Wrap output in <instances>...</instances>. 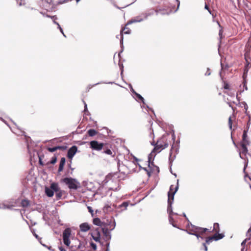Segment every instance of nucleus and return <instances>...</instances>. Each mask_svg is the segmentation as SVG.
I'll return each instance as SVG.
<instances>
[{"mask_svg":"<svg viewBox=\"0 0 251 251\" xmlns=\"http://www.w3.org/2000/svg\"><path fill=\"white\" fill-rule=\"evenodd\" d=\"M29 204V201L27 199L20 200L8 199L3 201L0 200V209L14 210L20 213L24 220L28 225L30 231L31 232V214L28 212L27 209L24 210L23 212L21 210L15 208L17 207L22 206L23 207L27 206Z\"/></svg>","mask_w":251,"mask_h":251,"instance_id":"f257e3e1","label":"nucleus"},{"mask_svg":"<svg viewBox=\"0 0 251 251\" xmlns=\"http://www.w3.org/2000/svg\"><path fill=\"white\" fill-rule=\"evenodd\" d=\"M0 120H1L5 125H6L11 130L12 132L14 133V134H16L18 136L19 135H24L25 137V143L26 146L27 150L28 153L29 154V164L31 165V151L30 150V144L31 143V141H29V139H30V137L27 136L26 134V133L24 130H22L19 126H17V125L16 124V123L13 121L12 120L10 119L11 122L16 126L17 127V128L19 130V133L16 132L13 130L12 128L10 127V125L7 123V122L4 120L2 118L0 117Z\"/></svg>","mask_w":251,"mask_h":251,"instance_id":"f03ea898","label":"nucleus"},{"mask_svg":"<svg viewBox=\"0 0 251 251\" xmlns=\"http://www.w3.org/2000/svg\"><path fill=\"white\" fill-rule=\"evenodd\" d=\"M178 187H179V180L177 179L176 186L175 188V191H173L174 186L173 185H171V186L170 187V190L168 193V208H167V212L169 213V215H173V214L177 215L176 213L173 212L172 205L173 202L174 196H175V194L176 193V192H177V191L178 190Z\"/></svg>","mask_w":251,"mask_h":251,"instance_id":"7ed1b4c3","label":"nucleus"},{"mask_svg":"<svg viewBox=\"0 0 251 251\" xmlns=\"http://www.w3.org/2000/svg\"><path fill=\"white\" fill-rule=\"evenodd\" d=\"M153 14V11L151 12H146L141 13L140 15L134 17L133 18L131 19L130 20L128 21L126 25H130L133 23L141 22L144 20L147 19L149 16L152 15Z\"/></svg>","mask_w":251,"mask_h":251,"instance_id":"20e7f679","label":"nucleus"},{"mask_svg":"<svg viewBox=\"0 0 251 251\" xmlns=\"http://www.w3.org/2000/svg\"><path fill=\"white\" fill-rule=\"evenodd\" d=\"M151 145L155 146L148 156L149 166H150V163L152 158H154L156 153L160 152V151L163 149V144L160 143V141H157L155 144H154L153 143H151Z\"/></svg>","mask_w":251,"mask_h":251,"instance_id":"39448f33","label":"nucleus"},{"mask_svg":"<svg viewBox=\"0 0 251 251\" xmlns=\"http://www.w3.org/2000/svg\"><path fill=\"white\" fill-rule=\"evenodd\" d=\"M116 226V223L115 220L113 219V222L110 225L104 226L101 228L103 235H104L106 240L111 239V235L109 230H112L114 229Z\"/></svg>","mask_w":251,"mask_h":251,"instance_id":"423d86ee","label":"nucleus"},{"mask_svg":"<svg viewBox=\"0 0 251 251\" xmlns=\"http://www.w3.org/2000/svg\"><path fill=\"white\" fill-rule=\"evenodd\" d=\"M62 181L65 183L70 189H76L79 182L75 179L72 177H66L62 180Z\"/></svg>","mask_w":251,"mask_h":251,"instance_id":"0eeeda50","label":"nucleus"},{"mask_svg":"<svg viewBox=\"0 0 251 251\" xmlns=\"http://www.w3.org/2000/svg\"><path fill=\"white\" fill-rule=\"evenodd\" d=\"M71 234V230L70 228H66L63 232L62 237L64 244L67 246H69L71 242L70 241V237Z\"/></svg>","mask_w":251,"mask_h":251,"instance_id":"6e6552de","label":"nucleus"},{"mask_svg":"<svg viewBox=\"0 0 251 251\" xmlns=\"http://www.w3.org/2000/svg\"><path fill=\"white\" fill-rule=\"evenodd\" d=\"M113 222V219H110V220H107L106 222H101L100 219L98 218H96L93 219V224L96 226H100L101 227H103L105 225H110Z\"/></svg>","mask_w":251,"mask_h":251,"instance_id":"1a4fd4ad","label":"nucleus"},{"mask_svg":"<svg viewBox=\"0 0 251 251\" xmlns=\"http://www.w3.org/2000/svg\"><path fill=\"white\" fill-rule=\"evenodd\" d=\"M90 147L94 150L100 151L102 150L104 144L102 143H99L97 141H92L90 142Z\"/></svg>","mask_w":251,"mask_h":251,"instance_id":"9d476101","label":"nucleus"},{"mask_svg":"<svg viewBox=\"0 0 251 251\" xmlns=\"http://www.w3.org/2000/svg\"><path fill=\"white\" fill-rule=\"evenodd\" d=\"M41 2L42 7L48 11L52 10L55 5L52 3L51 0L49 2L47 0H42Z\"/></svg>","mask_w":251,"mask_h":251,"instance_id":"9b49d317","label":"nucleus"},{"mask_svg":"<svg viewBox=\"0 0 251 251\" xmlns=\"http://www.w3.org/2000/svg\"><path fill=\"white\" fill-rule=\"evenodd\" d=\"M31 173V168L29 169L28 174L26 176V177L23 179L22 180L23 185L25 188H27L30 185L28 183V181L31 180V176L30 175Z\"/></svg>","mask_w":251,"mask_h":251,"instance_id":"f8f14e48","label":"nucleus"},{"mask_svg":"<svg viewBox=\"0 0 251 251\" xmlns=\"http://www.w3.org/2000/svg\"><path fill=\"white\" fill-rule=\"evenodd\" d=\"M227 94L229 96L230 98H227L226 99V102L228 104L229 107H232L233 109V107H232L231 103H235V101L233 100L234 99L235 97V93L234 92H232L230 91L226 92Z\"/></svg>","mask_w":251,"mask_h":251,"instance_id":"ddd939ff","label":"nucleus"},{"mask_svg":"<svg viewBox=\"0 0 251 251\" xmlns=\"http://www.w3.org/2000/svg\"><path fill=\"white\" fill-rule=\"evenodd\" d=\"M77 151V148L75 146H73L71 148H70L67 153V157L69 159H72L73 157L74 156L75 154L76 153V151Z\"/></svg>","mask_w":251,"mask_h":251,"instance_id":"4468645a","label":"nucleus"},{"mask_svg":"<svg viewBox=\"0 0 251 251\" xmlns=\"http://www.w3.org/2000/svg\"><path fill=\"white\" fill-rule=\"evenodd\" d=\"M91 235L92 236L93 239L96 242H100V233L98 229H96L95 231H94L92 233Z\"/></svg>","mask_w":251,"mask_h":251,"instance_id":"2eb2a0df","label":"nucleus"},{"mask_svg":"<svg viewBox=\"0 0 251 251\" xmlns=\"http://www.w3.org/2000/svg\"><path fill=\"white\" fill-rule=\"evenodd\" d=\"M130 29L126 27V26L121 30V40H120V44L122 46L123 45V32H124L125 34H129L130 33ZM122 48H123V47H122Z\"/></svg>","mask_w":251,"mask_h":251,"instance_id":"dca6fc26","label":"nucleus"},{"mask_svg":"<svg viewBox=\"0 0 251 251\" xmlns=\"http://www.w3.org/2000/svg\"><path fill=\"white\" fill-rule=\"evenodd\" d=\"M79 228L82 232H87L90 229V226L87 223H83L79 225Z\"/></svg>","mask_w":251,"mask_h":251,"instance_id":"f3484780","label":"nucleus"},{"mask_svg":"<svg viewBox=\"0 0 251 251\" xmlns=\"http://www.w3.org/2000/svg\"><path fill=\"white\" fill-rule=\"evenodd\" d=\"M191 227H192V228H190L189 229V230H186V232L188 234H191V235H194V234H196V232H197V229H196V228L197 227V226H195L191 224Z\"/></svg>","mask_w":251,"mask_h":251,"instance_id":"a211bd4d","label":"nucleus"},{"mask_svg":"<svg viewBox=\"0 0 251 251\" xmlns=\"http://www.w3.org/2000/svg\"><path fill=\"white\" fill-rule=\"evenodd\" d=\"M32 235H33L34 236H35V238H36V239H37L39 241V242L40 243V244H41V245H42V246H43L44 247H47V248L49 250H51V247H50V246L48 247V246H46L45 244H44L42 243V241H41V238H39V237L38 236V235L36 233H35L34 232V231H33V230H32Z\"/></svg>","mask_w":251,"mask_h":251,"instance_id":"6ab92c4d","label":"nucleus"},{"mask_svg":"<svg viewBox=\"0 0 251 251\" xmlns=\"http://www.w3.org/2000/svg\"><path fill=\"white\" fill-rule=\"evenodd\" d=\"M65 161H66L65 158H64V157L61 158L60 162V164H59L58 170V172H60L63 170L64 166L65 163Z\"/></svg>","mask_w":251,"mask_h":251,"instance_id":"aec40b11","label":"nucleus"},{"mask_svg":"<svg viewBox=\"0 0 251 251\" xmlns=\"http://www.w3.org/2000/svg\"><path fill=\"white\" fill-rule=\"evenodd\" d=\"M196 229H197V232H198V233L201 235H202L206 231L208 230V228H202L199 226H197Z\"/></svg>","mask_w":251,"mask_h":251,"instance_id":"412c9836","label":"nucleus"},{"mask_svg":"<svg viewBox=\"0 0 251 251\" xmlns=\"http://www.w3.org/2000/svg\"><path fill=\"white\" fill-rule=\"evenodd\" d=\"M45 193L46 195L49 197H52L54 194V191L50 188L47 187H46L45 189Z\"/></svg>","mask_w":251,"mask_h":251,"instance_id":"4be33fe9","label":"nucleus"},{"mask_svg":"<svg viewBox=\"0 0 251 251\" xmlns=\"http://www.w3.org/2000/svg\"><path fill=\"white\" fill-rule=\"evenodd\" d=\"M248 144L247 143H242L241 144V147H242V153L244 154H246L248 152V149L246 147V146Z\"/></svg>","mask_w":251,"mask_h":251,"instance_id":"5701e85b","label":"nucleus"},{"mask_svg":"<svg viewBox=\"0 0 251 251\" xmlns=\"http://www.w3.org/2000/svg\"><path fill=\"white\" fill-rule=\"evenodd\" d=\"M113 209L111 208V205L109 203L106 204L103 207V211L105 212L111 211Z\"/></svg>","mask_w":251,"mask_h":251,"instance_id":"b1692460","label":"nucleus"},{"mask_svg":"<svg viewBox=\"0 0 251 251\" xmlns=\"http://www.w3.org/2000/svg\"><path fill=\"white\" fill-rule=\"evenodd\" d=\"M50 188L52 189L54 192H57L59 190L58 184L55 183L51 184Z\"/></svg>","mask_w":251,"mask_h":251,"instance_id":"393cba45","label":"nucleus"},{"mask_svg":"<svg viewBox=\"0 0 251 251\" xmlns=\"http://www.w3.org/2000/svg\"><path fill=\"white\" fill-rule=\"evenodd\" d=\"M213 237L214 239V240L217 241L222 239L224 237V235L223 234L216 233L213 236Z\"/></svg>","mask_w":251,"mask_h":251,"instance_id":"a878e982","label":"nucleus"},{"mask_svg":"<svg viewBox=\"0 0 251 251\" xmlns=\"http://www.w3.org/2000/svg\"><path fill=\"white\" fill-rule=\"evenodd\" d=\"M63 147L62 146H56L53 148H49L48 151L51 152H53L55 151H56L58 149H62Z\"/></svg>","mask_w":251,"mask_h":251,"instance_id":"bb28decb","label":"nucleus"},{"mask_svg":"<svg viewBox=\"0 0 251 251\" xmlns=\"http://www.w3.org/2000/svg\"><path fill=\"white\" fill-rule=\"evenodd\" d=\"M247 137V133L246 130L244 131L243 134V143H247V144H249V141L246 139Z\"/></svg>","mask_w":251,"mask_h":251,"instance_id":"cd10ccee","label":"nucleus"},{"mask_svg":"<svg viewBox=\"0 0 251 251\" xmlns=\"http://www.w3.org/2000/svg\"><path fill=\"white\" fill-rule=\"evenodd\" d=\"M88 133L90 136H94L96 135L97 131L95 129H91L88 131Z\"/></svg>","mask_w":251,"mask_h":251,"instance_id":"c85d7f7f","label":"nucleus"},{"mask_svg":"<svg viewBox=\"0 0 251 251\" xmlns=\"http://www.w3.org/2000/svg\"><path fill=\"white\" fill-rule=\"evenodd\" d=\"M17 2V4L19 6L25 5L26 3L25 0H15Z\"/></svg>","mask_w":251,"mask_h":251,"instance_id":"c756f323","label":"nucleus"},{"mask_svg":"<svg viewBox=\"0 0 251 251\" xmlns=\"http://www.w3.org/2000/svg\"><path fill=\"white\" fill-rule=\"evenodd\" d=\"M213 230H214L216 232H219V225L218 223H215L213 225Z\"/></svg>","mask_w":251,"mask_h":251,"instance_id":"7c9ffc66","label":"nucleus"},{"mask_svg":"<svg viewBox=\"0 0 251 251\" xmlns=\"http://www.w3.org/2000/svg\"><path fill=\"white\" fill-rule=\"evenodd\" d=\"M221 67H222V69H221L222 71L220 73V76H221V78H222V79H223V75H222V73H223V72H225V70H226L227 68H228V66H226L224 67V66L223 65V64H222V63H221Z\"/></svg>","mask_w":251,"mask_h":251,"instance_id":"2f4dec72","label":"nucleus"},{"mask_svg":"<svg viewBox=\"0 0 251 251\" xmlns=\"http://www.w3.org/2000/svg\"><path fill=\"white\" fill-rule=\"evenodd\" d=\"M135 95L136 96L137 98L139 99L140 100H141V101H142V102L144 103V98L142 97L141 95H140V94L137 93L136 92H135Z\"/></svg>","mask_w":251,"mask_h":251,"instance_id":"473e14b6","label":"nucleus"},{"mask_svg":"<svg viewBox=\"0 0 251 251\" xmlns=\"http://www.w3.org/2000/svg\"><path fill=\"white\" fill-rule=\"evenodd\" d=\"M213 240H214V239L213 236L208 237L206 239V243L209 244H210Z\"/></svg>","mask_w":251,"mask_h":251,"instance_id":"72a5a7b5","label":"nucleus"},{"mask_svg":"<svg viewBox=\"0 0 251 251\" xmlns=\"http://www.w3.org/2000/svg\"><path fill=\"white\" fill-rule=\"evenodd\" d=\"M172 215H169V222H170V223L171 224H172V225H173V226L176 227V225H175L173 223L174 220H173V217H172Z\"/></svg>","mask_w":251,"mask_h":251,"instance_id":"f704fd0d","label":"nucleus"},{"mask_svg":"<svg viewBox=\"0 0 251 251\" xmlns=\"http://www.w3.org/2000/svg\"><path fill=\"white\" fill-rule=\"evenodd\" d=\"M248 57V53H245V59H246V62H247L246 67H248L250 65V62L249 61Z\"/></svg>","mask_w":251,"mask_h":251,"instance_id":"c9c22d12","label":"nucleus"},{"mask_svg":"<svg viewBox=\"0 0 251 251\" xmlns=\"http://www.w3.org/2000/svg\"><path fill=\"white\" fill-rule=\"evenodd\" d=\"M90 246L91 247H92V248L94 250H96L97 249V245L93 243V242H91L90 243Z\"/></svg>","mask_w":251,"mask_h":251,"instance_id":"e433bc0d","label":"nucleus"},{"mask_svg":"<svg viewBox=\"0 0 251 251\" xmlns=\"http://www.w3.org/2000/svg\"><path fill=\"white\" fill-rule=\"evenodd\" d=\"M83 102L84 103V113L85 114H87V113L88 112V110H87V104L86 103V102L83 100Z\"/></svg>","mask_w":251,"mask_h":251,"instance_id":"4c0bfd02","label":"nucleus"},{"mask_svg":"<svg viewBox=\"0 0 251 251\" xmlns=\"http://www.w3.org/2000/svg\"><path fill=\"white\" fill-rule=\"evenodd\" d=\"M228 125H229V127L230 129H232V120H231V118L230 117L228 118Z\"/></svg>","mask_w":251,"mask_h":251,"instance_id":"58836bf2","label":"nucleus"},{"mask_svg":"<svg viewBox=\"0 0 251 251\" xmlns=\"http://www.w3.org/2000/svg\"><path fill=\"white\" fill-rule=\"evenodd\" d=\"M56 160H57L56 157H52L51 160L50 161V163L53 164L56 163Z\"/></svg>","mask_w":251,"mask_h":251,"instance_id":"ea45409f","label":"nucleus"},{"mask_svg":"<svg viewBox=\"0 0 251 251\" xmlns=\"http://www.w3.org/2000/svg\"><path fill=\"white\" fill-rule=\"evenodd\" d=\"M47 17H50V16H48V15H47ZM50 18L53 20V23L56 25V23H58L57 22H56L55 21L56 20H57V17H55V16H52V17H50Z\"/></svg>","mask_w":251,"mask_h":251,"instance_id":"a19ab883","label":"nucleus"},{"mask_svg":"<svg viewBox=\"0 0 251 251\" xmlns=\"http://www.w3.org/2000/svg\"><path fill=\"white\" fill-rule=\"evenodd\" d=\"M204 8L205 9H207L208 11V12H209V13L212 15V16H214L213 14L212 13L211 11L209 9L208 6H207V5L206 3L205 4Z\"/></svg>","mask_w":251,"mask_h":251,"instance_id":"79ce46f5","label":"nucleus"},{"mask_svg":"<svg viewBox=\"0 0 251 251\" xmlns=\"http://www.w3.org/2000/svg\"><path fill=\"white\" fill-rule=\"evenodd\" d=\"M128 204L127 202H124L122 204L120 205V207L124 206L126 208L128 206Z\"/></svg>","mask_w":251,"mask_h":251,"instance_id":"37998d69","label":"nucleus"},{"mask_svg":"<svg viewBox=\"0 0 251 251\" xmlns=\"http://www.w3.org/2000/svg\"><path fill=\"white\" fill-rule=\"evenodd\" d=\"M247 239H250V238H246L245 240H244L241 243V246L242 247H244L247 241Z\"/></svg>","mask_w":251,"mask_h":251,"instance_id":"c03bdc74","label":"nucleus"},{"mask_svg":"<svg viewBox=\"0 0 251 251\" xmlns=\"http://www.w3.org/2000/svg\"><path fill=\"white\" fill-rule=\"evenodd\" d=\"M194 235L196 236L197 237L198 239H199L200 238H201L202 239H203V237L201 236L202 235L200 234L198 232H196V234H194Z\"/></svg>","mask_w":251,"mask_h":251,"instance_id":"a18cd8bd","label":"nucleus"},{"mask_svg":"<svg viewBox=\"0 0 251 251\" xmlns=\"http://www.w3.org/2000/svg\"><path fill=\"white\" fill-rule=\"evenodd\" d=\"M105 152L107 154H112V151L110 150H107L106 151H105Z\"/></svg>","mask_w":251,"mask_h":251,"instance_id":"49530a36","label":"nucleus"},{"mask_svg":"<svg viewBox=\"0 0 251 251\" xmlns=\"http://www.w3.org/2000/svg\"><path fill=\"white\" fill-rule=\"evenodd\" d=\"M211 73L210 72V70L209 68H207V72L205 73V75H210Z\"/></svg>","mask_w":251,"mask_h":251,"instance_id":"de8ad7c7","label":"nucleus"},{"mask_svg":"<svg viewBox=\"0 0 251 251\" xmlns=\"http://www.w3.org/2000/svg\"><path fill=\"white\" fill-rule=\"evenodd\" d=\"M242 104L244 105V107L245 109H246V110H247V108H248V105H247V103L246 102H244L242 103Z\"/></svg>","mask_w":251,"mask_h":251,"instance_id":"09e8293b","label":"nucleus"},{"mask_svg":"<svg viewBox=\"0 0 251 251\" xmlns=\"http://www.w3.org/2000/svg\"><path fill=\"white\" fill-rule=\"evenodd\" d=\"M224 87V88L225 89H229V85L227 83H225Z\"/></svg>","mask_w":251,"mask_h":251,"instance_id":"8fccbe9b","label":"nucleus"},{"mask_svg":"<svg viewBox=\"0 0 251 251\" xmlns=\"http://www.w3.org/2000/svg\"><path fill=\"white\" fill-rule=\"evenodd\" d=\"M105 251H109V243H108L106 244V249Z\"/></svg>","mask_w":251,"mask_h":251,"instance_id":"3c124183","label":"nucleus"},{"mask_svg":"<svg viewBox=\"0 0 251 251\" xmlns=\"http://www.w3.org/2000/svg\"><path fill=\"white\" fill-rule=\"evenodd\" d=\"M203 246L204 247V251H207V247L205 243H203Z\"/></svg>","mask_w":251,"mask_h":251,"instance_id":"603ef678","label":"nucleus"},{"mask_svg":"<svg viewBox=\"0 0 251 251\" xmlns=\"http://www.w3.org/2000/svg\"><path fill=\"white\" fill-rule=\"evenodd\" d=\"M168 146V144L167 143H165L164 145H163V149H165Z\"/></svg>","mask_w":251,"mask_h":251,"instance_id":"864d4df0","label":"nucleus"},{"mask_svg":"<svg viewBox=\"0 0 251 251\" xmlns=\"http://www.w3.org/2000/svg\"><path fill=\"white\" fill-rule=\"evenodd\" d=\"M88 208L89 209V211L92 213L93 212V210H92V208L91 207H90V206H88Z\"/></svg>","mask_w":251,"mask_h":251,"instance_id":"5fc2aeb1","label":"nucleus"},{"mask_svg":"<svg viewBox=\"0 0 251 251\" xmlns=\"http://www.w3.org/2000/svg\"><path fill=\"white\" fill-rule=\"evenodd\" d=\"M247 234L251 235V227L248 229Z\"/></svg>","mask_w":251,"mask_h":251,"instance_id":"6e6d98bb","label":"nucleus"},{"mask_svg":"<svg viewBox=\"0 0 251 251\" xmlns=\"http://www.w3.org/2000/svg\"><path fill=\"white\" fill-rule=\"evenodd\" d=\"M176 1L177 3V9L176 11L178 9V7L179 6V5H180L179 1L178 0H176Z\"/></svg>","mask_w":251,"mask_h":251,"instance_id":"4d7b16f0","label":"nucleus"},{"mask_svg":"<svg viewBox=\"0 0 251 251\" xmlns=\"http://www.w3.org/2000/svg\"><path fill=\"white\" fill-rule=\"evenodd\" d=\"M59 249L60 251H66L63 247H59Z\"/></svg>","mask_w":251,"mask_h":251,"instance_id":"13d9d810","label":"nucleus"},{"mask_svg":"<svg viewBox=\"0 0 251 251\" xmlns=\"http://www.w3.org/2000/svg\"><path fill=\"white\" fill-rule=\"evenodd\" d=\"M60 32L62 33V34L63 35V36H64V37H66V35H65V34H64V32H63V31L62 28L60 29Z\"/></svg>","mask_w":251,"mask_h":251,"instance_id":"bf43d9fd","label":"nucleus"},{"mask_svg":"<svg viewBox=\"0 0 251 251\" xmlns=\"http://www.w3.org/2000/svg\"><path fill=\"white\" fill-rule=\"evenodd\" d=\"M222 31L221 30H220V31H219V36H220L221 38H222Z\"/></svg>","mask_w":251,"mask_h":251,"instance_id":"052dcab7","label":"nucleus"},{"mask_svg":"<svg viewBox=\"0 0 251 251\" xmlns=\"http://www.w3.org/2000/svg\"><path fill=\"white\" fill-rule=\"evenodd\" d=\"M56 25H57L58 26V28L59 29V30H60V29H61L62 28L61 27L60 25L58 24V23H56Z\"/></svg>","mask_w":251,"mask_h":251,"instance_id":"680f3d73","label":"nucleus"},{"mask_svg":"<svg viewBox=\"0 0 251 251\" xmlns=\"http://www.w3.org/2000/svg\"><path fill=\"white\" fill-rule=\"evenodd\" d=\"M247 164L245 163V165H244V172H245L246 168L247 167Z\"/></svg>","mask_w":251,"mask_h":251,"instance_id":"e2e57ef3","label":"nucleus"},{"mask_svg":"<svg viewBox=\"0 0 251 251\" xmlns=\"http://www.w3.org/2000/svg\"><path fill=\"white\" fill-rule=\"evenodd\" d=\"M131 92L135 94V92H136L132 88H131Z\"/></svg>","mask_w":251,"mask_h":251,"instance_id":"0e129e2a","label":"nucleus"},{"mask_svg":"<svg viewBox=\"0 0 251 251\" xmlns=\"http://www.w3.org/2000/svg\"><path fill=\"white\" fill-rule=\"evenodd\" d=\"M57 197H58V198H60L61 197V195H60L59 194H57Z\"/></svg>","mask_w":251,"mask_h":251,"instance_id":"69168bd1","label":"nucleus"},{"mask_svg":"<svg viewBox=\"0 0 251 251\" xmlns=\"http://www.w3.org/2000/svg\"><path fill=\"white\" fill-rule=\"evenodd\" d=\"M147 172V174H148V175L149 176H151V173L150 172H149L148 171Z\"/></svg>","mask_w":251,"mask_h":251,"instance_id":"338daca9","label":"nucleus"},{"mask_svg":"<svg viewBox=\"0 0 251 251\" xmlns=\"http://www.w3.org/2000/svg\"><path fill=\"white\" fill-rule=\"evenodd\" d=\"M245 251V247H242L241 249V251Z\"/></svg>","mask_w":251,"mask_h":251,"instance_id":"774afa93","label":"nucleus"}]
</instances>
